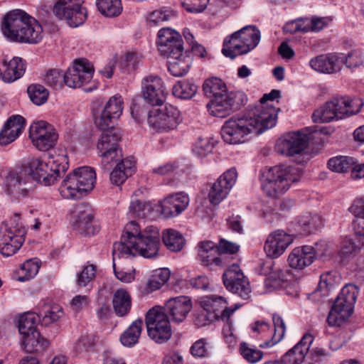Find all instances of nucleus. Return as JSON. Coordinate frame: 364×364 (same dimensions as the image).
I'll return each instance as SVG.
<instances>
[{"label": "nucleus", "mask_w": 364, "mask_h": 364, "mask_svg": "<svg viewBox=\"0 0 364 364\" xmlns=\"http://www.w3.org/2000/svg\"><path fill=\"white\" fill-rule=\"evenodd\" d=\"M68 169L65 156H49L46 159H32L18 171H10L5 178L7 194L20 199L28 196L35 188L34 181L44 186L53 184L60 172Z\"/></svg>", "instance_id": "f257e3e1"}, {"label": "nucleus", "mask_w": 364, "mask_h": 364, "mask_svg": "<svg viewBox=\"0 0 364 364\" xmlns=\"http://www.w3.org/2000/svg\"><path fill=\"white\" fill-rule=\"evenodd\" d=\"M160 245V234L157 228L149 226L143 231L135 221H130L124 227L121 240L113 246V269L116 277L122 282L130 283L134 279L133 272L116 269L117 258L134 257L139 253L144 257L153 258L157 255Z\"/></svg>", "instance_id": "f03ea898"}, {"label": "nucleus", "mask_w": 364, "mask_h": 364, "mask_svg": "<svg viewBox=\"0 0 364 364\" xmlns=\"http://www.w3.org/2000/svg\"><path fill=\"white\" fill-rule=\"evenodd\" d=\"M275 126L274 110L264 112L262 107L249 106L240 117H231L222 127L221 135L230 144L245 143Z\"/></svg>", "instance_id": "7ed1b4c3"}, {"label": "nucleus", "mask_w": 364, "mask_h": 364, "mask_svg": "<svg viewBox=\"0 0 364 364\" xmlns=\"http://www.w3.org/2000/svg\"><path fill=\"white\" fill-rule=\"evenodd\" d=\"M294 171V166L284 164L269 168L263 173L262 179V189L264 194L272 198H279L284 194L296 181Z\"/></svg>", "instance_id": "20e7f679"}, {"label": "nucleus", "mask_w": 364, "mask_h": 364, "mask_svg": "<svg viewBox=\"0 0 364 364\" xmlns=\"http://www.w3.org/2000/svg\"><path fill=\"white\" fill-rule=\"evenodd\" d=\"M261 33L256 26H246L233 33L230 39L223 42L222 53L226 57L234 59L238 55L247 54L259 44Z\"/></svg>", "instance_id": "39448f33"}, {"label": "nucleus", "mask_w": 364, "mask_h": 364, "mask_svg": "<svg viewBox=\"0 0 364 364\" xmlns=\"http://www.w3.org/2000/svg\"><path fill=\"white\" fill-rule=\"evenodd\" d=\"M160 54L168 59V68L171 66H180L184 61L183 43L178 32L170 28H162L158 32L156 41Z\"/></svg>", "instance_id": "423d86ee"}, {"label": "nucleus", "mask_w": 364, "mask_h": 364, "mask_svg": "<svg viewBox=\"0 0 364 364\" xmlns=\"http://www.w3.org/2000/svg\"><path fill=\"white\" fill-rule=\"evenodd\" d=\"M358 293L354 284H349L342 288L327 317L330 326H341L351 316Z\"/></svg>", "instance_id": "0eeeda50"}, {"label": "nucleus", "mask_w": 364, "mask_h": 364, "mask_svg": "<svg viewBox=\"0 0 364 364\" xmlns=\"http://www.w3.org/2000/svg\"><path fill=\"white\" fill-rule=\"evenodd\" d=\"M247 102V95L241 91H227L223 95L210 100L206 105L210 114L214 117L223 118L240 109Z\"/></svg>", "instance_id": "6e6552de"}, {"label": "nucleus", "mask_w": 364, "mask_h": 364, "mask_svg": "<svg viewBox=\"0 0 364 364\" xmlns=\"http://www.w3.org/2000/svg\"><path fill=\"white\" fill-rule=\"evenodd\" d=\"M145 323L149 338L155 342L164 343L170 339L172 334L170 321L162 308L155 306L149 309Z\"/></svg>", "instance_id": "1a4fd4ad"}, {"label": "nucleus", "mask_w": 364, "mask_h": 364, "mask_svg": "<svg viewBox=\"0 0 364 364\" xmlns=\"http://www.w3.org/2000/svg\"><path fill=\"white\" fill-rule=\"evenodd\" d=\"M120 139L121 134L116 127H112L102 132L97 143V149L101 153L102 168L105 171H109L112 166L113 162H118L121 160L122 155L118 146Z\"/></svg>", "instance_id": "9d476101"}, {"label": "nucleus", "mask_w": 364, "mask_h": 364, "mask_svg": "<svg viewBox=\"0 0 364 364\" xmlns=\"http://www.w3.org/2000/svg\"><path fill=\"white\" fill-rule=\"evenodd\" d=\"M34 18L21 10H14L6 14L1 31L5 37L12 41L18 42L23 33L27 32Z\"/></svg>", "instance_id": "9b49d317"}, {"label": "nucleus", "mask_w": 364, "mask_h": 364, "mask_svg": "<svg viewBox=\"0 0 364 364\" xmlns=\"http://www.w3.org/2000/svg\"><path fill=\"white\" fill-rule=\"evenodd\" d=\"M180 112L172 105L153 109L149 112L148 124L159 132H166L175 129L180 122Z\"/></svg>", "instance_id": "f8f14e48"}, {"label": "nucleus", "mask_w": 364, "mask_h": 364, "mask_svg": "<svg viewBox=\"0 0 364 364\" xmlns=\"http://www.w3.org/2000/svg\"><path fill=\"white\" fill-rule=\"evenodd\" d=\"M29 137L39 151H46L55 146L58 134L52 125L45 121L34 122L29 129Z\"/></svg>", "instance_id": "ddd939ff"}, {"label": "nucleus", "mask_w": 364, "mask_h": 364, "mask_svg": "<svg viewBox=\"0 0 364 364\" xmlns=\"http://www.w3.org/2000/svg\"><path fill=\"white\" fill-rule=\"evenodd\" d=\"M223 281L228 290L247 299L251 292L250 283L237 264L230 265L223 274Z\"/></svg>", "instance_id": "4468645a"}, {"label": "nucleus", "mask_w": 364, "mask_h": 364, "mask_svg": "<svg viewBox=\"0 0 364 364\" xmlns=\"http://www.w3.org/2000/svg\"><path fill=\"white\" fill-rule=\"evenodd\" d=\"M141 92L144 100L153 106L161 105L166 99L168 91L163 80L157 75L143 78Z\"/></svg>", "instance_id": "2eb2a0df"}, {"label": "nucleus", "mask_w": 364, "mask_h": 364, "mask_svg": "<svg viewBox=\"0 0 364 364\" xmlns=\"http://www.w3.org/2000/svg\"><path fill=\"white\" fill-rule=\"evenodd\" d=\"M313 341V336L306 333L297 343V364H319L328 357V353L323 348H316L309 353Z\"/></svg>", "instance_id": "dca6fc26"}, {"label": "nucleus", "mask_w": 364, "mask_h": 364, "mask_svg": "<svg viewBox=\"0 0 364 364\" xmlns=\"http://www.w3.org/2000/svg\"><path fill=\"white\" fill-rule=\"evenodd\" d=\"M237 176L236 169L232 168L223 173L213 183L208 193V198L211 204L218 205L227 197L236 182Z\"/></svg>", "instance_id": "f3484780"}, {"label": "nucleus", "mask_w": 364, "mask_h": 364, "mask_svg": "<svg viewBox=\"0 0 364 364\" xmlns=\"http://www.w3.org/2000/svg\"><path fill=\"white\" fill-rule=\"evenodd\" d=\"M318 134L316 127H309L297 131V165L305 164L314 155L313 145Z\"/></svg>", "instance_id": "a211bd4d"}, {"label": "nucleus", "mask_w": 364, "mask_h": 364, "mask_svg": "<svg viewBox=\"0 0 364 364\" xmlns=\"http://www.w3.org/2000/svg\"><path fill=\"white\" fill-rule=\"evenodd\" d=\"M294 235L283 230H276L270 233L264 245V250L268 257L278 258L294 242Z\"/></svg>", "instance_id": "6ab92c4d"}, {"label": "nucleus", "mask_w": 364, "mask_h": 364, "mask_svg": "<svg viewBox=\"0 0 364 364\" xmlns=\"http://www.w3.org/2000/svg\"><path fill=\"white\" fill-rule=\"evenodd\" d=\"M345 102L340 98H335L316 109L312 114V119L315 123L329 122L334 119H340L346 117V109L342 105Z\"/></svg>", "instance_id": "aec40b11"}, {"label": "nucleus", "mask_w": 364, "mask_h": 364, "mask_svg": "<svg viewBox=\"0 0 364 364\" xmlns=\"http://www.w3.org/2000/svg\"><path fill=\"white\" fill-rule=\"evenodd\" d=\"M192 307V301L188 296H176L166 302L164 312L171 321L180 323L186 320Z\"/></svg>", "instance_id": "412c9836"}, {"label": "nucleus", "mask_w": 364, "mask_h": 364, "mask_svg": "<svg viewBox=\"0 0 364 364\" xmlns=\"http://www.w3.org/2000/svg\"><path fill=\"white\" fill-rule=\"evenodd\" d=\"M227 301L220 296L211 295L203 298L200 301L201 306H205L210 313L215 314V320H221L230 323L231 315L240 308L235 304L234 307H227Z\"/></svg>", "instance_id": "4be33fe9"}, {"label": "nucleus", "mask_w": 364, "mask_h": 364, "mask_svg": "<svg viewBox=\"0 0 364 364\" xmlns=\"http://www.w3.org/2000/svg\"><path fill=\"white\" fill-rule=\"evenodd\" d=\"M53 13L57 18L66 21L67 23L76 28L82 25L87 18V10L81 5L61 6V3H56L53 7Z\"/></svg>", "instance_id": "5701e85b"}, {"label": "nucleus", "mask_w": 364, "mask_h": 364, "mask_svg": "<svg viewBox=\"0 0 364 364\" xmlns=\"http://www.w3.org/2000/svg\"><path fill=\"white\" fill-rule=\"evenodd\" d=\"M94 216L92 210L87 206H80L76 210L73 226L82 235H94L100 228L93 224Z\"/></svg>", "instance_id": "b1692460"}, {"label": "nucleus", "mask_w": 364, "mask_h": 364, "mask_svg": "<svg viewBox=\"0 0 364 364\" xmlns=\"http://www.w3.org/2000/svg\"><path fill=\"white\" fill-rule=\"evenodd\" d=\"M188 203L189 197L183 192L171 195L161 201V213L166 218L177 216Z\"/></svg>", "instance_id": "393cba45"}, {"label": "nucleus", "mask_w": 364, "mask_h": 364, "mask_svg": "<svg viewBox=\"0 0 364 364\" xmlns=\"http://www.w3.org/2000/svg\"><path fill=\"white\" fill-rule=\"evenodd\" d=\"M198 259L204 266H223V257L217 256L218 253V245L210 240L202 241L198 244Z\"/></svg>", "instance_id": "a878e982"}, {"label": "nucleus", "mask_w": 364, "mask_h": 364, "mask_svg": "<svg viewBox=\"0 0 364 364\" xmlns=\"http://www.w3.org/2000/svg\"><path fill=\"white\" fill-rule=\"evenodd\" d=\"M69 175L76 179V183L85 195L93 189L96 180L94 169L87 166H82L74 169Z\"/></svg>", "instance_id": "bb28decb"}, {"label": "nucleus", "mask_w": 364, "mask_h": 364, "mask_svg": "<svg viewBox=\"0 0 364 364\" xmlns=\"http://www.w3.org/2000/svg\"><path fill=\"white\" fill-rule=\"evenodd\" d=\"M322 226L323 220L320 215L310 212L303 213L297 220V236L306 237L314 230L321 228Z\"/></svg>", "instance_id": "cd10ccee"}, {"label": "nucleus", "mask_w": 364, "mask_h": 364, "mask_svg": "<svg viewBox=\"0 0 364 364\" xmlns=\"http://www.w3.org/2000/svg\"><path fill=\"white\" fill-rule=\"evenodd\" d=\"M110 173V181L112 183L119 186L131 176L135 171V161L133 157L119 160Z\"/></svg>", "instance_id": "c85d7f7f"}, {"label": "nucleus", "mask_w": 364, "mask_h": 364, "mask_svg": "<svg viewBox=\"0 0 364 364\" xmlns=\"http://www.w3.org/2000/svg\"><path fill=\"white\" fill-rule=\"evenodd\" d=\"M274 150L278 155L291 158L296 155V132H288L278 138Z\"/></svg>", "instance_id": "c756f323"}, {"label": "nucleus", "mask_w": 364, "mask_h": 364, "mask_svg": "<svg viewBox=\"0 0 364 364\" xmlns=\"http://www.w3.org/2000/svg\"><path fill=\"white\" fill-rule=\"evenodd\" d=\"M102 105L103 100L97 99L92 102L91 109L95 126L102 132H105L108 129L114 127L113 122L114 119L107 113L106 114L103 109L100 111Z\"/></svg>", "instance_id": "7c9ffc66"}, {"label": "nucleus", "mask_w": 364, "mask_h": 364, "mask_svg": "<svg viewBox=\"0 0 364 364\" xmlns=\"http://www.w3.org/2000/svg\"><path fill=\"white\" fill-rule=\"evenodd\" d=\"M22 343L25 351L29 353H41L50 345L49 341L42 337L38 331H33L23 336Z\"/></svg>", "instance_id": "2f4dec72"}, {"label": "nucleus", "mask_w": 364, "mask_h": 364, "mask_svg": "<svg viewBox=\"0 0 364 364\" xmlns=\"http://www.w3.org/2000/svg\"><path fill=\"white\" fill-rule=\"evenodd\" d=\"M95 70H66L65 85L69 87H79L87 83L93 77Z\"/></svg>", "instance_id": "473e14b6"}, {"label": "nucleus", "mask_w": 364, "mask_h": 364, "mask_svg": "<svg viewBox=\"0 0 364 364\" xmlns=\"http://www.w3.org/2000/svg\"><path fill=\"white\" fill-rule=\"evenodd\" d=\"M113 309L118 316H124L132 307V298L129 292L124 289H117L113 294Z\"/></svg>", "instance_id": "72a5a7b5"}, {"label": "nucleus", "mask_w": 364, "mask_h": 364, "mask_svg": "<svg viewBox=\"0 0 364 364\" xmlns=\"http://www.w3.org/2000/svg\"><path fill=\"white\" fill-rule=\"evenodd\" d=\"M143 324L142 319L135 320L121 335L122 344L127 347H132L137 343L142 331Z\"/></svg>", "instance_id": "f704fd0d"}, {"label": "nucleus", "mask_w": 364, "mask_h": 364, "mask_svg": "<svg viewBox=\"0 0 364 364\" xmlns=\"http://www.w3.org/2000/svg\"><path fill=\"white\" fill-rule=\"evenodd\" d=\"M76 179L69 174L63 179L59 187L61 196L65 199H80L85 193L76 183Z\"/></svg>", "instance_id": "c9c22d12"}, {"label": "nucleus", "mask_w": 364, "mask_h": 364, "mask_svg": "<svg viewBox=\"0 0 364 364\" xmlns=\"http://www.w3.org/2000/svg\"><path fill=\"white\" fill-rule=\"evenodd\" d=\"M163 242L166 247L171 252L181 251L184 245L186 240L183 235L177 230L167 229L163 232Z\"/></svg>", "instance_id": "e433bc0d"}, {"label": "nucleus", "mask_w": 364, "mask_h": 364, "mask_svg": "<svg viewBox=\"0 0 364 364\" xmlns=\"http://www.w3.org/2000/svg\"><path fill=\"white\" fill-rule=\"evenodd\" d=\"M24 241L4 232H0V252L5 257L15 254Z\"/></svg>", "instance_id": "4c0bfd02"}, {"label": "nucleus", "mask_w": 364, "mask_h": 364, "mask_svg": "<svg viewBox=\"0 0 364 364\" xmlns=\"http://www.w3.org/2000/svg\"><path fill=\"white\" fill-rule=\"evenodd\" d=\"M356 161L352 157L349 156H336L331 158L328 161V167L330 170L338 173H346L352 171L354 174V168Z\"/></svg>", "instance_id": "58836bf2"}, {"label": "nucleus", "mask_w": 364, "mask_h": 364, "mask_svg": "<svg viewBox=\"0 0 364 364\" xmlns=\"http://www.w3.org/2000/svg\"><path fill=\"white\" fill-rule=\"evenodd\" d=\"M41 320L38 313L26 312L21 315L18 321L19 333L23 336L31 333L36 330V323Z\"/></svg>", "instance_id": "ea45409f"}, {"label": "nucleus", "mask_w": 364, "mask_h": 364, "mask_svg": "<svg viewBox=\"0 0 364 364\" xmlns=\"http://www.w3.org/2000/svg\"><path fill=\"white\" fill-rule=\"evenodd\" d=\"M203 90L208 97L216 99L227 91L225 83L220 78L213 77L207 79L203 85Z\"/></svg>", "instance_id": "a19ab883"}, {"label": "nucleus", "mask_w": 364, "mask_h": 364, "mask_svg": "<svg viewBox=\"0 0 364 364\" xmlns=\"http://www.w3.org/2000/svg\"><path fill=\"white\" fill-rule=\"evenodd\" d=\"M335 276L332 274V272H326L320 276L319 283L313 294L315 296H328L330 292L335 289Z\"/></svg>", "instance_id": "79ce46f5"}, {"label": "nucleus", "mask_w": 364, "mask_h": 364, "mask_svg": "<svg viewBox=\"0 0 364 364\" xmlns=\"http://www.w3.org/2000/svg\"><path fill=\"white\" fill-rule=\"evenodd\" d=\"M328 23L325 18L314 17L310 18H297V31L303 32L314 31L318 32L322 30Z\"/></svg>", "instance_id": "37998d69"}, {"label": "nucleus", "mask_w": 364, "mask_h": 364, "mask_svg": "<svg viewBox=\"0 0 364 364\" xmlns=\"http://www.w3.org/2000/svg\"><path fill=\"white\" fill-rule=\"evenodd\" d=\"M99 11L107 17H115L122 11L121 0H97Z\"/></svg>", "instance_id": "c03bdc74"}, {"label": "nucleus", "mask_w": 364, "mask_h": 364, "mask_svg": "<svg viewBox=\"0 0 364 364\" xmlns=\"http://www.w3.org/2000/svg\"><path fill=\"white\" fill-rule=\"evenodd\" d=\"M197 88V85L193 82L179 80L173 85L172 93L178 98L188 100L196 95Z\"/></svg>", "instance_id": "a18cd8bd"}, {"label": "nucleus", "mask_w": 364, "mask_h": 364, "mask_svg": "<svg viewBox=\"0 0 364 364\" xmlns=\"http://www.w3.org/2000/svg\"><path fill=\"white\" fill-rule=\"evenodd\" d=\"M171 272L168 269L163 268L154 271L147 282V288L150 291L159 289L167 283L170 278Z\"/></svg>", "instance_id": "49530a36"}, {"label": "nucleus", "mask_w": 364, "mask_h": 364, "mask_svg": "<svg viewBox=\"0 0 364 364\" xmlns=\"http://www.w3.org/2000/svg\"><path fill=\"white\" fill-rule=\"evenodd\" d=\"M27 92L31 101L38 106L46 103L49 96L48 90L40 84L30 85L27 88Z\"/></svg>", "instance_id": "de8ad7c7"}, {"label": "nucleus", "mask_w": 364, "mask_h": 364, "mask_svg": "<svg viewBox=\"0 0 364 364\" xmlns=\"http://www.w3.org/2000/svg\"><path fill=\"white\" fill-rule=\"evenodd\" d=\"M354 215V230L356 235L364 237V200L354 203L350 208Z\"/></svg>", "instance_id": "09e8293b"}, {"label": "nucleus", "mask_w": 364, "mask_h": 364, "mask_svg": "<svg viewBox=\"0 0 364 364\" xmlns=\"http://www.w3.org/2000/svg\"><path fill=\"white\" fill-rule=\"evenodd\" d=\"M31 26L27 32L23 33L19 43L36 44L43 38V28L37 20H31Z\"/></svg>", "instance_id": "8fccbe9b"}, {"label": "nucleus", "mask_w": 364, "mask_h": 364, "mask_svg": "<svg viewBox=\"0 0 364 364\" xmlns=\"http://www.w3.org/2000/svg\"><path fill=\"white\" fill-rule=\"evenodd\" d=\"M63 314L62 309L58 306L44 305L43 309L38 311L41 322L45 326L57 321Z\"/></svg>", "instance_id": "3c124183"}, {"label": "nucleus", "mask_w": 364, "mask_h": 364, "mask_svg": "<svg viewBox=\"0 0 364 364\" xmlns=\"http://www.w3.org/2000/svg\"><path fill=\"white\" fill-rule=\"evenodd\" d=\"M5 233L24 241V237L26 234V230L21 220L20 215L15 214L10 220L6 225Z\"/></svg>", "instance_id": "603ef678"}, {"label": "nucleus", "mask_w": 364, "mask_h": 364, "mask_svg": "<svg viewBox=\"0 0 364 364\" xmlns=\"http://www.w3.org/2000/svg\"><path fill=\"white\" fill-rule=\"evenodd\" d=\"M317 251L318 248L315 250L313 247L308 245L303 246L301 251H297V269L309 266L314 262Z\"/></svg>", "instance_id": "864d4df0"}, {"label": "nucleus", "mask_w": 364, "mask_h": 364, "mask_svg": "<svg viewBox=\"0 0 364 364\" xmlns=\"http://www.w3.org/2000/svg\"><path fill=\"white\" fill-rule=\"evenodd\" d=\"M43 81L55 89L65 85V71L63 70H47L43 75Z\"/></svg>", "instance_id": "5fc2aeb1"}, {"label": "nucleus", "mask_w": 364, "mask_h": 364, "mask_svg": "<svg viewBox=\"0 0 364 364\" xmlns=\"http://www.w3.org/2000/svg\"><path fill=\"white\" fill-rule=\"evenodd\" d=\"M215 320V314L208 311L205 306H201L193 314V323L198 327H203Z\"/></svg>", "instance_id": "6e6d98bb"}, {"label": "nucleus", "mask_w": 364, "mask_h": 364, "mask_svg": "<svg viewBox=\"0 0 364 364\" xmlns=\"http://www.w3.org/2000/svg\"><path fill=\"white\" fill-rule=\"evenodd\" d=\"M173 16L171 11L159 9L149 12L146 16V21L150 26H159L168 21Z\"/></svg>", "instance_id": "4d7b16f0"}, {"label": "nucleus", "mask_w": 364, "mask_h": 364, "mask_svg": "<svg viewBox=\"0 0 364 364\" xmlns=\"http://www.w3.org/2000/svg\"><path fill=\"white\" fill-rule=\"evenodd\" d=\"M214 148V141L209 137L198 138L193 149V152L198 157H204L211 153Z\"/></svg>", "instance_id": "13d9d810"}, {"label": "nucleus", "mask_w": 364, "mask_h": 364, "mask_svg": "<svg viewBox=\"0 0 364 364\" xmlns=\"http://www.w3.org/2000/svg\"><path fill=\"white\" fill-rule=\"evenodd\" d=\"M123 101L121 96L114 95L109 98L103 110L114 119L118 118L122 113Z\"/></svg>", "instance_id": "bf43d9fd"}, {"label": "nucleus", "mask_w": 364, "mask_h": 364, "mask_svg": "<svg viewBox=\"0 0 364 364\" xmlns=\"http://www.w3.org/2000/svg\"><path fill=\"white\" fill-rule=\"evenodd\" d=\"M240 353L247 362L255 363L259 361L263 357V353L254 348H250L247 343H242L240 346Z\"/></svg>", "instance_id": "052dcab7"}, {"label": "nucleus", "mask_w": 364, "mask_h": 364, "mask_svg": "<svg viewBox=\"0 0 364 364\" xmlns=\"http://www.w3.org/2000/svg\"><path fill=\"white\" fill-rule=\"evenodd\" d=\"M281 98V92L279 90H272L269 93H265L259 100V103L257 105L252 106V107H262L264 112L268 111L270 108L274 109L275 114V124L277 123V112L278 110L272 105H268L266 104L267 101H274L278 100Z\"/></svg>", "instance_id": "680f3d73"}, {"label": "nucleus", "mask_w": 364, "mask_h": 364, "mask_svg": "<svg viewBox=\"0 0 364 364\" xmlns=\"http://www.w3.org/2000/svg\"><path fill=\"white\" fill-rule=\"evenodd\" d=\"M95 274V266L93 264L87 265L82 272L77 274V285L80 287H86L90 282L94 280Z\"/></svg>", "instance_id": "e2e57ef3"}, {"label": "nucleus", "mask_w": 364, "mask_h": 364, "mask_svg": "<svg viewBox=\"0 0 364 364\" xmlns=\"http://www.w3.org/2000/svg\"><path fill=\"white\" fill-rule=\"evenodd\" d=\"M95 343V336L92 333L81 336L75 345V350L78 353L90 350Z\"/></svg>", "instance_id": "0e129e2a"}, {"label": "nucleus", "mask_w": 364, "mask_h": 364, "mask_svg": "<svg viewBox=\"0 0 364 364\" xmlns=\"http://www.w3.org/2000/svg\"><path fill=\"white\" fill-rule=\"evenodd\" d=\"M25 119L21 115H14L10 117L4 127L11 130L17 136L21 133L25 126Z\"/></svg>", "instance_id": "69168bd1"}, {"label": "nucleus", "mask_w": 364, "mask_h": 364, "mask_svg": "<svg viewBox=\"0 0 364 364\" xmlns=\"http://www.w3.org/2000/svg\"><path fill=\"white\" fill-rule=\"evenodd\" d=\"M150 210V205L139 200L132 201L129 206V213L139 218H146Z\"/></svg>", "instance_id": "338daca9"}, {"label": "nucleus", "mask_w": 364, "mask_h": 364, "mask_svg": "<svg viewBox=\"0 0 364 364\" xmlns=\"http://www.w3.org/2000/svg\"><path fill=\"white\" fill-rule=\"evenodd\" d=\"M272 321L274 328V333L272 336V344H274L280 341L283 338L285 332V324L282 318L277 314L272 316Z\"/></svg>", "instance_id": "774afa93"}]
</instances>
